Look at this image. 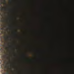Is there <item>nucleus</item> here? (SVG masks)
Masks as SVG:
<instances>
[{
	"label": "nucleus",
	"instance_id": "1",
	"mask_svg": "<svg viewBox=\"0 0 74 74\" xmlns=\"http://www.w3.org/2000/svg\"><path fill=\"white\" fill-rule=\"evenodd\" d=\"M1 10H6V9H5L4 7H3L2 8H1Z\"/></svg>",
	"mask_w": 74,
	"mask_h": 74
},
{
	"label": "nucleus",
	"instance_id": "2",
	"mask_svg": "<svg viewBox=\"0 0 74 74\" xmlns=\"http://www.w3.org/2000/svg\"><path fill=\"white\" fill-rule=\"evenodd\" d=\"M3 3L5 4L6 3V1L5 0H3Z\"/></svg>",
	"mask_w": 74,
	"mask_h": 74
},
{
	"label": "nucleus",
	"instance_id": "3",
	"mask_svg": "<svg viewBox=\"0 0 74 74\" xmlns=\"http://www.w3.org/2000/svg\"><path fill=\"white\" fill-rule=\"evenodd\" d=\"M1 29L2 30H3L4 29V28H1Z\"/></svg>",
	"mask_w": 74,
	"mask_h": 74
},
{
	"label": "nucleus",
	"instance_id": "4",
	"mask_svg": "<svg viewBox=\"0 0 74 74\" xmlns=\"http://www.w3.org/2000/svg\"><path fill=\"white\" fill-rule=\"evenodd\" d=\"M9 38L8 37H7V38H5V39L6 40H7V39H8Z\"/></svg>",
	"mask_w": 74,
	"mask_h": 74
},
{
	"label": "nucleus",
	"instance_id": "5",
	"mask_svg": "<svg viewBox=\"0 0 74 74\" xmlns=\"http://www.w3.org/2000/svg\"><path fill=\"white\" fill-rule=\"evenodd\" d=\"M5 74H9V72H6V73H5Z\"/></svg>",
	"mask_w": 74,
	"mask_h": 74
},
{
	"label": "nucleus",
	"instance_id": "6",
	"mask_svg": "<svg viewBox=\"0 0 74 74\" xmlns=\"http://www.w3.org/2000/svg\"><path fill=\"white\" fill-rule=\"evenodd\" d=\"M10 3H11V0H10Z\"/></svg>",
	"mask_w": 74,
	"mask_h": 74
},
{
	"label": "nucleus",
	"instance_id": "7",
	"mask_svg": "<svg viewBox=\"0 0 74 74\" xmlns=\"http://www.w3.org/2000/svg\"><path fill=\"white\" fill-rule=\"evenodd\" d=\"M4 27V28H6L7 27H6L5 26V27Z\"/></svg>",
	"mask_w": 74,
	"mask_h": 74
},
{
	"label": "nucleus",
	"instance_id": "8",
	"mask_svg": "<svg viewBox=\"0 0 74 74\" xmlns=\"http://www.w3.org/2000/svg\"><path fill=\"white\" fill-rule=\"evenodd\" d=\"M5 46V48H6L5 46Z\"/></svg>",
	"mask_w": 74,
	"mask_h": 74
}]
</instances>
